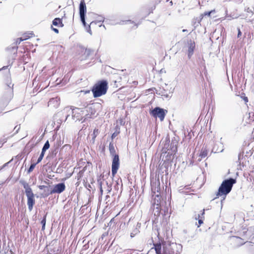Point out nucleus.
Segmentation results:
<instances>
[{
    "label": "nucleus",
    "instance_id": "obj_24",
    "mask_svg": "<svg viewBox=\"0 0 254 254\" xmlns=\"http://www.w3.org/2000/svg\"><path fill=\"white\" fill-rule=\"evenodd\" d=\"M232 239H234V240L239 244V246H241L244 244L246 242L244 241V239L241 238L238 236H233L231 237Z\"/></svg>",
    "mask_w": 254,
    "mask_h": 254
},
{
    "label": "nucleus",
    "instance_id": "obj_17",
    "mask_svg": "<svg viewBox=\"0 0 254 254\" xmlns=\"http://www.w3.org/2000/svg\"><path fill=\"white\" fill-rule=\"evenodd\" d=\"M39 189L41 190H44V192L45 193V196H48L50 194H52V193H49V192L51 191V190L52 189L51 186H39Z\"/></svg>",
    "mask_w": 254,
    "mask_h": 254
},
{
    "label": "nucleus",
    "instance_id": "obj_52",
    "mask_svg": "<svg viewBox=\"0 0 254 254\" xmlns=\"http://www.w3.org/2000/svg\"><path fill=\"white\" fill-rule=\"evenodd\" d=\"M19 128H20V127H18V126H16L14 127V129H16V132H18V130L19 129Z\"/></svg>",
    "mask_w": 254,
    "mask_h": 254
},
{
    "label": "nucleus",
    "instance_id": "obj_35",
    "mask_svg": "<svg viewBox=\"0 0 254 254\" xmlns=\"http://www.w3.org/2000/svg\"><path fill=\"white\" fill-rule=\"evenodd\" d=\"M93 25H91L90 24L89 25H86V27H84L86 29V31L89 33L90 35L92 34V32L91 30V26H93Z\"/></svg>",
    "mask_w": 254,
    "mask_h": 254
},
{
    "label": "nucleus",
    "instance_id": "obj_3",
    "mask_svg": "<svg viewBox=\"0 0 254 254\" xmlns=\"http://www.w3.org/2000/svg\"><path fill=\"white\" fill-rule=\"evenodd\" d=\"M236 182V180L232 178L224 180L218 189L217 196H226L231 191Z\"/></svg>",
    "mask_w": 254,
    "mask_h": 254
},
{
    "label": "nucleus",
    "instance_id": "obj_40",
    "mask_svg": "<svg viewBox=\"0 0 254 254\" xmlns=\"http://www.w3.org/2000/svg\"><path fill=\"white\" fill-rule=\"evenodd\" d=\"M241 98L244 100L246 104H247L249 100H248V98L247 97H246L244 95V96H242Z\"/></svg>",
    "mask_w": 254,
    "mask_h": 254
},
{
    "label": "nucleus",
    "instance_id": "obj_41",
    "mask_svg": "<svg viewBox=\"0 0 254 254\" xmlns=\"http://www.w3.org/2000/svg\"><path fill=\"white\" fill-rule=\"evenodd\" d=\"M215 12V10H211L209 12H206L204 13V15L210 16L211 14L213 12Z\"/></svg>",
    "mask_w": 254,
    "mask_h": 254
},
{
    "label": "nucleus",
    "instance_id": "obj_19",
    "mask_svg": "<svg viewBox=\"0 0 254 254\" xmlns=\"http://www.w3.org/2000/svg\"><path fill=\"white\" fill-rule=\"evenodd\" d=\"M240 165L244 166L246 165V158L244 156V152H240L238 155V161Z\"/></svg>",
    "mask_w": 254,
    "mask_h": 254
},
{
    "label": "nucleus",
    "instance_id": "obj_5",
    "mask_svg": "<svg viewBox=\"0 0 254 254\" xmlns=\"http://www.w3.org/2000/svg\"><path fill=\"white\" fill-rule=\"evenodd\" d=\"M109 148L110 154L113 157L112 164V175L114 176L117 173L119 168V155L116 153L115 148L112 143H110Z\"/></svg>",
    "mask_w": 254,
    "mask_h": 254
},
{
    "label": "nucleus",
    "instance_id": "obj_31",
    "mask_svg": "<svg viewBox=\"0 0 254 254\" xmlns=\"http://www.w3.org/2000/svg\"><path fill=\"white\" fill-rule=\"evenodd\" d=\"M50 145L48 140H47L44 144L42 149L43 151H46L50 148Z\"/></svg>",
    "mask_w": 254,
    "mask_h": 254
},
{
    "label": "nucleus",
    "instance_id": "obj_49",
    "mask_svg": "<svg viewBox=\"0 0 254 254\" xmlns=\"http://www.w3.org/2000/svg\"><path fill=\"white\" fill-rule=\"evenodd\" d=\"M91 115H89V114L86 115L83 121H84L87 118H91Z\"/></svg>",
    "mask_w": 254,
    "mask_h": 254
},
{
    "label": "nucleus",
    "instance_id": "obj_33",
    "mask_svg": "<svg viewBox=\"0 0 254 254\" xmlns=\"http://www.w3.org/2000/svg\"><path fill=\"white\" fill-rule=\"evenodd\" d=\"M36 165H37L36 163H35L31 164L30 167L29 168V169L27 170V173H31L33 170V169H34V168L35 167Z\"/></svg>",
    "mask_w": 254,
    "mask_h": 254
},
{
    "label": "nucleus",
    "instance_id": "obj_28",
    "mask_svg": "<svg viewBox=\"0 0 254 254\" xmlns=\"http://www.w3.org/2000/svg\"><path fill=\"white\" fill-rule=\"evenodd\" d=\"M58 152V147L52 148L51 149V156L54 157H55Z\"/></svg>",
    "mask_w": 254,
    "mask_h": 254
},
{
    "label": "nucleus",
    "instance_id": "obj_13",
    "mask_svg": "<svg viewBox=\"0 0 254 254\" xmlns=\"http://www.w3.org/2000/svg\"><path fill=\"white\" fill-rule=\"evenodd\" d=\"M80 17H82V19L85 17L86 13V6L84 0H81L79 7Z\"/></svg>",
    "mask_w": 254,
    "mask_h": 254
},
{
    "label": "nucleus",
    "instance_id": "obj_59",
    "mask_svg": "<svg viewBox=\"0 0 254 254\" xmlns=\"http://www.w3.org/2000/svg\"><path fill=\"white\" fill-rule=\"evenodd\" d=\"M139 24H135L134 25L136 26V28L137 27V26Z\"/></svg>",
    "mask_w": 254,
    "mask_h": 254
},
{
    "label": "nucleus",
    "instance_id": "obj_34",
    "mask_svg": "<svg viewBox=\"0 0 254 254\" xmlns=\"http://www.w3.org/2000/svg\"><path fill=\"white\" fill-rule=\"evenodd\" d=\"M93 25H91L90 24L89 25H86V27H84L86 29V31L89 33L90 35L92 34V32L91 30V26H93Z\"/></svg>",
    "mask_w": 254,
    "mask_h": 254
},
{
    "label": "nucleus",
    "instance_id": "obj_26",
    "mask_svg": "<svg viewBox=\"0 0 254 254\" xmlns=\"http://www.w3.org/2000/svg\"><path fill=\"white\" fill-rule=\"evenodd\" d=\"M160 206L158 204H157L156 205V207H155V205H153V213H154V215L155 216H159L160 215Z\"/></svg>",
    "mask_w": 254,
    "mask_h": 254
},
{
    "label": "nucleus",
    "instance_id": "obj_32",
    "mask_svg": "<svg viewBox=\"0 0 254 254\" xmlns=\"http://www.w3.org/2000/svg\"><path fill=\"white\" fill-rule=\"evenodd\" d=\"M254 121V111L249 113V123Z\"/></svg>",
    "mask_w": 254,
    "mask_h": 254
},
{
    "label": "nucleus",
    "instance_id": "obj_37",
    "mask_svg": "<svg viewBox=\"0 0 254 254\" xmlns=\"http://www.w3.org/2000/svg\"><path fill=\"white\" fill-rule=\"evenodd\" d=\"M128 23H134V22L133 21H132L131 20L121 21L120 22H119L118 23L119 24H127Z\"/></svg>",
    "mask_w": 254,
    "mask_h": 254
},
{
    "label": "nucleus",
    "instance_id": "obj_20",
    "mask_svg": "<svg viewBox=\"0 0 254 254\" xmlns=\"http://www.w3.org/2000/svg\"><path fill=\"white\" fill-rule=\"evenodd\" d=\"M27 38H25L24 39H22V38H18L16 42H15V46H12V47L11 48H8L7 49H11V51L12 52H13L14 53H16L17 52V47L16 46V45L17 44H19L20 43V42L24 40H26L27 39Z\"/></svg>",
    "mask_w": 254,
    "mask_h": 254
},
{
    "label": "nucleus",
    "instance_id": "obj_47",
    "mask_svg": "<svg viewBox=\"0 0 254 254\" xmlns=\"http://www.w3.org/2000/svg\"><path fill=\"white\" fill-rule=\"evenodd\" d=\"M243 235H246V234L247 233V231H248V229H247V228H244L243 229Z\"/></svg>",
    "mask_w": 254,
    "mask_h": 254
},
{
    "label": "nucleus",
    "instance_id": "obj_45",
    "mask_svg": "<svg viewBox=\"0 0 254 254\" xmlns=\"http://www.w3.org/2000/svg\"><path fill=\"white\" fill-rule=\"evenodd\" d=\"M43 158L41 157L40 156H39V158H38V160H37V162L35 163H36V164H38L39 163H40L42 160Z\"/></svg>",
    "mask_w": 254,
    "mask_h": 254
},
{
    "label": "nucleus",
    "instance_id": "obj_25",
    "mask_svg": "<svg viewBox=\"0 0 254 254\" xmlns=\"http://www.w3.org/2000/svg\"><path fill=\"white\" fill-rule=\"evenodd\" d=\"M203 14H201L200 17H196V18H195L193 21V25H194V26L195 27L198 26L199 25V24H200V22L201 20V19H202L203 18Z\"/></svg>",
    "mask_w": 254,
    "mask_h": 254
},
{
    "label": "nucleus",
    "instance_id": "obj_1",
    "mask_svg": "<svg viewBox=\"0 0 254 254\" xmlns=\"http://www.w3.org/2000/svg\"><path fill=\"white\" fill-rule=\"evenodd\" d=\"M153 245L156 254H180L182 251V246L176 243L163 245L162 253L160 243Z\"/></svg>",
    "mask_w": 254,
    "mask_h": 254
},
{
    "label": "nucleus",
    "instance_id": "obj_15",
    "mask_svg": "<svg viewBox=\"0 0 254 254\" xmlns=\"http://www.w3.org/2000/svg\"><path fill=\"white\" fill-rule=\"evenodd\" d=\"M79 49L81 52L83 53V55L79 57L81 61L85 60L89 57L91 52V50L90 49H85L83 47H80Z\"/></svg>",
    "mask_w": 254,
    "mask_h": 254
},
{
    "label": "nucleus",
    "instance_id": "obj_36",
    "mask_svg": "<svg viewBox=\"0 0 254 254\" xmlns=\"http://www.w3.org/2000/svg\"><path fill=\"white\" fill-rule=\"evenodd\" d=\"M93 25H91L90 24L89 25H86V27H84L86 29V31L89 33L90 35L92 34V32L91 30V26H93Z\"/></svg>",
    "mask_w": 254,
    "mask_h": 254
},
{
    "label": "nucleus",
    "instance_id": "obj_61",
    "mask_svg": "<svg viewBox=\"0 0 254 254\" xmlns=\"http://www.w3.org/2000/svg\"><path fill=\"white\" fill-rule=\"evenodd\" d=\"M108 202H109V200H108L107 202H106V203L107 204L108 203Z\"/></svg>",
    "mask_w": 254,
    "mask_h": 254
},
{
    "label": "nucleus",
    "instance_id": "obj_50",
    "mask_svg": "<svg viewBox=\"0 0 254 254\" xmlns=\"http://www.w3.org/2000/svg\"><path fill=\"white\" fill-rule=\"evenodd\" d=\"M8 66V65L3 66L0 69V71L7 69Z\"/></svg>",
    "mask_w": 254,
    "mask_h": 254
},
{
    "label": "nucleus",
    "instance_id": "obj_54",
    "mask_svg": "<svg viewBox=\"0 0 254 254\" xmlns=\"http://www.w3.org/2000/svg\"><path fill=\"white\" fill-rule=\"evenodd\" d=\"M183 232L184 234H187L188 233V231L187 229L183 230Z\"/></svg>",
    "mask_w": 254,
    "mask_h": 254
},
{
    "label": "nucleus",
    "instance_id": "obj_21",
    "mask_svg": "<svg viewBox=\"0 0 254 254\" xmlns=\"http://www.w3.org/2000/svg\"><path fill=\"white\" fill-rule=\"evenodd\" d=\"M204 214V210L203 209V211L202 212V213L201 214H199L197 215V216L195 217V219H198V225L197 226V227H199L200 226V225H201L203 223V215Z\"/></svg>",
    "mask_w": 254,
    "mask_h": 254
},
{
    "label": "nucleus",
    "instance_id": "obj_44",
    "mask_svg": "<svg viewBox=\"0 0 254 254\" xmlns=\"http://www.w3.org/2000/svg\"><path fill=\"white\" fill-rule=\"evenodd\" d=\"M51 28L55 33H59V30L57 28H54L52 26H51Z\"/></svg>",
    "mask_w": 254,
    "mask_h": 254
},
{
    "label": "nucleus",
    "instance_id": "obj_22",
    "mask_svg": "<svg viewBox=\"0 0 254 254\" xmlns=\"http://www.w3.org/2000/svg\"><path fill=\"white\" fill-rule=\"evenodd\" d=\"M53 25L58 27H63L64 24L62 22V20L60 18H55L52 22Z\"/></svg>",
    "mask_w": 254,
    "mask_h": 254
},
{
    "label": "nucleus",
    "instance_id": "obj_39",
    "mask_svg": "<svg viewBox=\"0 0 254 254\" xmlns=\"http://www.w3.org/2000/svg\"><path fill=\"white\" fill-rule=\"evenodd\" d=\"M80 20L82 22L84 27H86V25H87V24L85 21V17H84V19H82V17H80Z\"/></svg>",
    "mask_w": 254,
    "mask_h": 254
},
{
    "label": "nucleus",
    "instance_id": "obj_18",
    "mask_svg": "<svg viewBox=\"0 0 254 254\" xmlns=\"http://www.w3.org/2000/svg\"><path fill=\"white\" fill-rule=\"evenodd\" d=\"M208 150L207 149L206 147L203 146L200 151L199 156V157H200V158H199L198 159V160L200 161H201L202 158H204L206 157L208 154Z\"/></svg>",
    "mask_w": 254,
    "mask_h": 254
},
{
    "label": "nucleus",
    "instance_id": "obj_12",
    "mask_svg": "<svg viewBox=\"0 0 254 254\" xmlns=\"http://www.w3.org/2000/svg\"><path fill=\"white\" fill-rule=\"evenodd\" d=\"M7 85V89H6V103L8 102L11 98L13 97V84H12L11 82H7L6 83Z\"/></svg>",
    "mask_w": 254,
    "mask_h": 254
},
{
    "label": "nucleus",
    "instance_id": "obj_7",
    "mask_svg": "<svg viewBox=\"0 0 254 254\" xmlns=\"http://www.w3.org/2000/svg\"><path fill=\"white\" fill-rule=\"evenodd\" d=\"M82 112L83 111L79 108L72 109L71 107H65L63 111V114H66L65 120L69 116L70 114L72 113V118L75 121H80L82 119V118L81 119L80 115V112Z\"/></svg>",
    "mask_w": 254,
    "mask_h": 254
},
{
    "label": "nucleus",
    "instance_id": "obj_14",
    "mask_svg": "<svg viewBox=\"0 0 254 254\" xmlns=\"http://www.w3.org/2000/svg\"><path fill=\"white\" fill-rule=\"evenodd\" d=\"M60 104V98L57 97L51 99L48 102V106H51L57 108Z\"/></svg>",
    "mask_w": 254,
    "mask_h": 254
},
{
    "label": "nucleus",
    "instance_id": "obj_10",
    "mask_svg": "<svg viewBox=\"0 0 254 254\" xmlns=\"http://www.w3.org/2000/svg\"><path fill=\"white\" fill-rule=\"evenodd\" d=\"M65 189V186L64 183H60L55 185L53 188H52L51 191L49 192L50 193H61L63 192Z\"/></svg>",
    "mask_w": 254,
    "mask_h": 254
},
{
    "label": "nucleus",
    "instance_id": "obj_48",
    "mask_svg": "<svg viewBox=\"0 0 254 254\" xmlns=\"http://www.w3.org/2000/svg\"><path fill=\"white\" fill-rule=\"evenodd\" d=\"M118 132H114V133H113L112 134V138H115V137H116V136H117V135H118Z\"/></svg>",
    "mask_w": 254,
    "mask_h": 254
},
{
    "label": "nucleus",
    "instance_id": "obj_42",
    "mask_svg": "<svg viewBox=\"0 0 254 254\" xmlns=\"http://www.w3.org/2000/svg\"><path fill=\"white\" fill-rule=\"evenodd\" d=\"M106 185H107V192L109 193L112 190L111 186H109L107 182H106Z\"/></svg>",
    "mask_w": 254,
    "mask_h": 254
},
{
    "label": "nucleus",
    "instance_id": "obj_57",
    "mask_svg": "<svg viewBox=\"0 0 254 254\" xmlns=\"http://www.w3.org/2000/svg\"><path fill=\"white\" fill-rule=\"evenodd\" d=\"M6 74H7V75H9V70H7V71H6Z\"/></svg>",
    "mask_w": 254,
    "mask_h": 254
},
{
    "label": "nucleus",
    "instance_id": "obj_58",
    "mask_svg": "<svg viewBox=\"0 0 254 254\" xmlns=\"http://www.w3.org/2000/svg\"><path fill=\"white\" fill-rule=\"evenodd\" d=\"M202 65L204 66V68H205V65L204 63L202 64Z\"/></svg>",
    "mask_w": 254,
    "mask_h": 254
},
{
    "label": "nucleus",
    "instance_id": "obj_46",
    "mask_svg": "<svg viewBox=\"0 0 254 254\" xmlns=\"http://www.w3.org/2000/svg\"><path fill=\"white\" fill-rule=\"evenodd\" d=\"M45 152H46L45 151H43V150H42V151H41V154H40L39 156H40L41 157L43 158L44 156Z\"/></svg>",
    "mask_w": 254,
    "mask_h": 254
},
{
    "label": "nucleus",
    "instance_id": "obj_9",
    "mask_svg": "<svg viewBox=\"0 0 254 254\" xmlns=\"http://www.w3.org/2000/svg\"><path fill=\"white\" fill-rule=\"evenodd\" d=\"M172 92H173L171 91V88L169 89L168 85L165 84V87H160L159 89L157 90L156 93L166 98H170L172 96Z\"/></svg>",
    "mask_w": 254,
    "mask_h": 254
},
{
    "label": "nucleus",
    "instance_id": "obj_51",
    "mask_svg": "<svg viewBox=\"0 0 254 254\" xmlns=\"http://www.w3.org/2000/svg\"><path fill=\"white\" fill-rule=\"evenodd\" d=\"M84 168H84L82 170L79 171V174L80 175V176H81L83 173V172L84 171Z\"/></svg>",
    "mask_w": 254,
    "mask_h": 254
},
{
    "label": "nucleus",
    "instance_id": "obj_6",
    "mask_svg": "<svg viewBox=\"0 0 254 254\" xmlns=\"http://www.w3.org/2000/svg\"><path fill=\"white\" fill-rule=\"evenodd\" d=\"M171 152L170 151L168 152V153L167 151L164 150V148L162 150V152L161 154L160 158L162 159V161L164 160V162L163 164L161 165L160 167V169H161L163 168V167L164 166V167L166 168V172H167V167H166V162L167 161H169V160L171 159V157L172 155L173 152H175L177 151V146L176 144H174V143H171Z\"/></svg>",
    "mask_w": 254,
    "mask_h": 254
},
{
    "label": "nucleus",
    "instance_id": "obj_4",
    "mask_svg": "<svg viewBox=\"0 0 254 254\" xmlns=\"http://www.w3.org/2000/svg\"><path fill=\"white\" fill-rule=\"evenodd\" d=\"M20 183L23 186L25 189V192L27 197V205L28 209L31 211L33 208V206L35 203L34 198V194L29 184L24 181H20Z\"/></svg>",
    "mask_w": 254,
    "mask_h": 254
},
{
    "label": "nucleus",
    "instance_id": "obj_8",
    "mask_svg": "<svg viewBox=\"0 0 254 254\" xmlns=\"http://www.w3.org/2000/svg\"><path fill=\"white\" fill-rule=\"evenodd\" d=\"M167 112V111L163 109L156 107L151 111V114L154 118H158L161 121H163Z\"/></svg>",
    "mask_w": 254,
    "mask_h": 254
},
{
    "label": "nucleus",
    "instance_id": "obj_2",
    "mask_svg": "<svg viewBox=\"0 0 254 254\" xmlns=\"http://www.w3.org/2000/svg\"><path fill=\"white\" fill-rule=\"evenodd\" d=\"M108 83L106 80H102L98 81L92 87L91 91L93 97L97 98L105 95L107 91Z\"/></svg>",
    "mask_w": 254,
    "mask_h": 254
},
{
    "label": "nucleus",
    "instance_id": "obj_38",
    "mask_svg": "<svg viewBox=\"0 0 254 254\" xmlns=\"http://www.w3.org/2000/svg\"><path fill=\"white\" fill-rule=\"evenodd\" d=\"M98 182L99 183V184L100 185V192L101 193H102L103 192V189H102V182L100 180H98Z\"/></svg>",
    "mask_w": 254,
    "mask_h": 254
},
{
    "label": "nucleus",
    "instance_id": "obj_55",
    "mask_svg": "<svg viewBox=\"0 0 254 254\" xmlns=\"http://www.w3.org/2000/svg\"><path fill=\"white\" fill-rule=\"evenodd\" d=\"M8 163H5L4 164V165H3V166L2 167H1V168L0 169V170L2 169L3 167H4Z\"/></svg>",
    "mask_w": 254,
    "mask_h": 254
},
{
    "label": "nucleus",
    "instance_id": "obj_60",
    "mask_svg": "<svg viewBox=\"0 0 254 254\" xmlns=\"http://www.w3.org/2000/svg\"><path fill=\"white\" fill-rule=\"evenodd\" d=\"M187 31V29H183V32H186V31Z\"/></svg>",
    "mask_w": 254,
    "mask_h": 254
},
{
    "label": "nucleus",
    "instance_id": "obj_11",
    "mask_svg": "<svg viewBox=\"0 0 254 254\" xmlns=\"http://www.w3.org/2000/svg\"><path fill=\"white\" fill-rule=\"evenodd\" d=\"M187 47L188 48V58L190 59L193 54V52L195 47V42L191 40H189L187 42Z\"/></svg>",
    "mask_w": 254,
    "mask_h": 254
},
{
    "label": "nucleus",
    "instance_id": "obj_43",
    "mask_svg": "<svg viewBox=\"0 0 254 254\" xmlns=\"http://www.w3.org/2000/svg\"><path fill=\"white\" fill-rule=\"evenodd\" d=\"M242 35V32L240 29V28H238V38H239Z\"/></svg>",
    "mask_w": 254,
    "mask_h": 254
},
{
    "label": "nucleus",
    "instance_id": "obj_53",
    "mask_svg": "<svg viewBox=\"0 0 254 254\" xmlns=\"http://www.w3.org/2000/svg\"><path fill=\"white\" fill-rule=\"evenodd\" d=\"M99 27H102V26H103V27H104V28L105 29H106V27H105V26L104 25H103V24H101L99 25Z\"/></svg>",
    "mask_w": 254,
    "mask_h": 254
},
{
    "label": "nucleus",
    "instance_id": "obj_23",
    "mask_svg": "<svg viewBox=\"0 0 254 254\" xmlns=\"http://www.w3.org/2000/svg\"><path fill=\"white\" fill-rule=\"evenodd\" d=\"M141 224L139 223H137L136 226V227L132 230V232L130 233V237H133L137 234L139 232V229L140 228Z\"/></svg>",
    "mask_w": 254,
    "mask_h": 254
},
{
    "label": "nucleus",
    "instance_id": "obj_16",
    "mask_svg": "<svg viewBox=\"0 0 254 254\" xmlns=\"http://www.w3.org/2000/svg\"><path fill=\"white\" fill-rule=\"evenodd\" d=\"M223 150L222 144H221L220 142L216 143L212 150V152H214V153L217 152H221Z\"/></svg>",
    "mask_w": 254,
    "mask_h": 254
},
{
    "label": "nucleus",
    "instance_id": "obj_29",
    "mask_svg": "<svg viewBox=\"0 0 254 254\" xmlns=\"http://www.w3.org/2000/svg\"><path fill=\"white\" fill-rule=\"evenodd\" d=\"M46 216L47 214H46L43 217V219L42 220L41 223L42 225V230H44L45 229V225H46Z\"/></svg>",
    "mask_w": 254,
    "mask_h": 254
},
{
    "label": "nucleus",
    "instance_id": "obj_56",
    "mask_svg": "<svg viewBox=\"0 0 254 254\" xmlns=\"http://www.w3.org/2000/svg\"><path fill=\"white\" fill-rule=\"evenodd\" d=\"M109 198H110V196H109V195H106V200H107V199H108Z\"/></svg>",
    "mask_w": 254,
    "mask_h": 254
},
{
    "label": "nucleus",
    "instance_id": "obj_27",
    "mask_svg": "<svg viewBox=\"0 0 254 254\" xmlns=\"http://www.w3.org/2000/svg\"><path fill=\"white\" fill-rule=\"evenodd\" d=\"M104 20H105V18L103 16L100 15V16H98V19L97 20L91 22L90 24L91 25H94V24L96 25L98 23H100L101 22H103L104 21Z\"/></svg>",
    "mask_w": 254,
    "mask_h": 254
},
{
    "label": "nucleus",
    "instance_id": "obj_30",
    "mask_svg": "<svg viewBox=\"0 0 254 254\" xmlns=\"http://www.w3.org/2000/svg\"><path fill=\"white\" fill-rule=\"evenodd\" d=\"M99 129H97V128H95L94 131H93V134H92V140L93 141H94L95 138L96 137V136L98 135V134H99Z\"/></svg>",
    "mask_w": 254,
    "mask_h": 254
}]
</instances>
